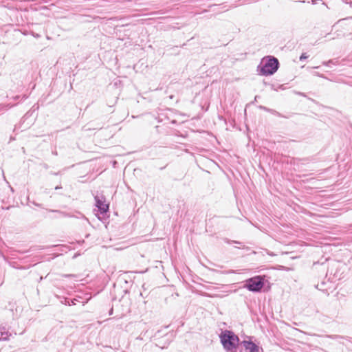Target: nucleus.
<instances>
[{"label":"nucleus","mask_w":352,"mask_h":352,"mask_svg":"<svg viewBox=\"0 0 352 352\" xmlns=\"http://www.w3.org/2000/svg\"><path fill=\"white\" fill-rule=\"evenodd\" d=\"M43 168H46V169H47V168H48V167H49V166H48V165H47V164H44L43 165Z\"/></svg>","instance_id":"15"},{"label":"nucleus","mask_w":352,"mask_h":352,"mask_svg":"<svg viewBox=\"0 0 352 352\" xmlns=\"http://www.w3.org/2000/svg\"><path fill=\"white\" fill-rule=\"evenodd\" d=\"M10 336L11 333H9L6 325L1 324L0 326V341L8 340L9 339V336Z\"/></svg>","instance_id":"6"},{"label":"nucleus","mask_w":352,"mask_h":352,"mask_svg":"<svg viewBox=\"0 0 352 352\" xmlns=\"http://www.w3.org/2000/svg\"><path fill=\"white\" fill-rule=\"evenodd\" d=\"M64 277H71V276H74V275L73 274H65L63 275Z\"/></svg>","instance_id":"12"},{"label":"nucleus","mask_w":352,"mask_h":352,"mask_svg":"<svg viewBox=\"0 0 352 352\" xmlns=\"http://www.w3.org/2000/svg\"><path fill=\"white\" fill-rule=\"evenodd\" d=\"M34 36H35V37H38V36H39V35H38V34H35V35L34 34Z\"/></svg>","instance_id":"18"},{"label":"nucleus","mask_w":352,"mask_h":352,"mask_svg":"<svg viewBox=\"0 0 352 352\" xmlns=\"http://www.w3.org/2000/svg\"><path fill=\"white\" fill-rule=\"evenodd\" d=\"M243 345L247 351V352H260V348L258 345L254 343L251 340H244L243 341Z\"/></svg>","instance_id":"5"},{"label":"nucleus","mask_w":352,"mask_h":352,"mask_svg":"<svg viewBox=\"0 0 352 352\" xmlns=\"http://www.w3.org/2000/svg\"><path fill=\"white\" fill-rule=\"evenodd\" d=\"M113 314V308H111L109 311V315H111Z\"/></svg>","instance_id":"16"},{"label":"nucleus","mask_w":352,"mask_h":352,"mask_svg":"<svg viewBox=\"0 0 352 352\" xmlns=\"http://www.w3.org/2000/svg\"><path fill=\"white\" fill-rule=\"evenodd\" d=\"M309 57V56L307 55L306 53H302L301 56H300V60L302 61L303 60L307 59Z\"/></svg>","instance_id":"7"},{"label":"nucleus","mask_w":352,"mask_h":352,"mask_svg":"<svg viewBox=\"0 0 352 352\" xmlns=\"http://www.w3.org/2000/svg\"><path fill=\"white\" fill-rule=\"evenodd\" d=\"M257 97H258V96H255V100H258Z\"/></svg>","instance_id":"20"},{"label":"nucleus","mask_w":352,"mask_h":352,"mask_svg":"<svg viewBox=\"0 0 352 352\" xmlns=\"http://www.w3.org/2000/svg\"><path fill=\"white\" fill-rule=\"evenodd\" d=\"M96 201V206L98 208L100 214H104L109 211V205L104 203V201L102 200L103 197H99L98 196H96L94 197Z\"/></svg>","instance_id":"4"},{"label":"nucleus","mask_w":352,"mask_h":352,"mask_svg":"<svg viewBox=\"0 0 352 352\" xmlns=\"http://www.w3.org/2000/svg\"><path fill=\"white\" fill-rule=\"evenodd\" d=\"M219 338L221 343L227 352H236L239 342V338L236 335L231 331L226 330L221 333Z\"/></svg>","instance_id":"2"},{"label":"nucleus","mask_w":352,"mask_h":352,"mask_svg":"<svg viewBox=\"0 0 352 352\" xmlns=\"http://www.w3.org/2000/svg\"><path fill=\"white\" fill-rule=\"evenodd\" d=\"M61 188H62L61 186H57L55 187V190H58V189H61Z\"/></svg>","instance_id":"14"},{"label":"nucleus","mask_w":352,"mask_h":352,"mask_svg":"<svg viewBox=\"0 0 352 352\" xmlns=\"http://www.w3.org/2000/svg\"><path fill=\"white\" fill-rule=\"evenodd\" d=\"M50 211L53 212H58V213L63 214V212L58 210H50Z\"/></svg>","instance_id":"11"},{"label":"nucleus","mask_w":352,"mask_h":352,"mask_svg":"<svg viewBox=\"0 0 352 352\" xmlns=\"http://www.w3.org/2000/svg\"><path fill=\"white\" fill-rule=\"evenodd\" d=\"M173 97H174V96H173V95L170 96V99H173Z\"/></svg>","instance_id":"19"},{"label":"nucleus","mask_w":352,"mask_h":352,"mask_svg":"<svg viewBox=\"0 0 352 352\" xmlns=\"http://www.w3.org/2000/svg\"><path fill=\"white\" fill-rule=\"evenodd\" d=\"M276 113H277L278 116H279V117H282V118H289V116H283L280 113H278V112Z\"/></svg>","instance_id":"9"},{"label":"nucleus","mask_w":352,"mask_h":352,"mask_svg":"<svg viewBox=\"0 0 352 352\" xmlns=\"http://www.w3.org/2000/svg\"><path fill=\"white\" fill-rule=\"evenodd\" d=\"M257 97H258V96H255V100H258Z\"/></svg>","instance_id":"21"},{"label":"nucleus","mask_w":352,"mask_h":352,"mask_svg":"<svg viewBox=\"0 0 352 352\" xmlns=\"http://www.w3.org/2000/svg\"><path fill=\"white\" fill-rule=\"evenodd\" d=\"M3 107H0V109H2Z\"/></svg>","instance_id":"22"},{"label":"nucleus","mask_w":352,"mask_h":352,"mask_svg":"<svg viewBox=\"0 0 352 352\" xmlns=\"http://www.w3.org/2000/svg\"><path fill=\"white\" fill-rule=\"evenodd\" d=\"M265 278L262 276H255L245 281L244 288L252 292H261L265 286Z\"/></svg>","instance_id":"3"},{"label":"nucleus","mask_w":352,"mask_h":352,"mask_svg":"<svg viewBox=\"0 0 352 352\" xmlns=\"http://www.w3.org/2000/svg\"><path fill=\"white\" fill-rule=\"evenodd\" d=\"M34 204L35 206H41V205H40V204H36V203H34Z\"/></svg>","instance_id":"17"},{"label":"nucleus","mask_w":352,"mask_h":352,"mask_svg":"<svg viewBox=\"0 0 352 352\" xmlns=\"http://www.w3.org/2000/svg\"><path fill=\"white\" fill-rule=\"evenodd\" d=\"M231 242H232V243H234V244H236V245H241L242 244L241 242L238 241H232Z\"/></svg>","instance_id":"10"},{"label":"nucleus","mask_w":352,"mask_h":352,"mask_svg":"<svg viewBox=\"0 0 352 352\" xmlns=\"http://www.w3.org/2000/svg\"><path fill=\"white\" fill-rule=\"evenodd\" d=\"M59 173H60V172H57V173L51 172L50 173V174L54 175H58Z\"/></svg>","instance_id":"13"},{"label":"nucleus","mask_w":352,"mask_h":352,"mask_svg":"<svg viewBox=\"0 0 352 352\" xmlns=\"http://www.w3.org/2000/svg\"><path fill=\"white\" fill-rule=\"evenodd\" d=\"M279 67V61L274 56L263 58L257 67L259 74L263 76L273 75Z\"/></svg>","instance_id":"1"},{"label":"nucleus","mask_w":352,"mask_h":352,"mask_svg":"<svg viewBox=\"0 0 352 352\" xmlns=\"http://www.w3.org/2000/svg\"><path fill=\"white\" fill-rule=\"evenodd\" d=\"M333 63V60H329L328 61H324L322 63L323 65L329 66L330 64Z\"/></svg>","instance_id":"8"}]
</instances>
